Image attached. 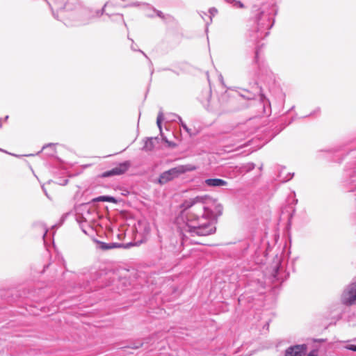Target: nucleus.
<instances>
[{
    "instance_id": "obj_1",
    "label": "nucleus",
    "mask_w": 356,
    "mask_h": 356,
    "mask_svg": "<svg viewBox=\"0 0 356 356\" xmlns=\"http://www.w3.org/2000/svg\"><path fill=\"white\" fill-rule=\"evenodd\" d=\"M213 200L208 196H197L184 201L181 211L176 219L182 235V244H199L191 238L195 236H205L213 234L216 227L212 222L214 216L211 207Z\"/></svg>"
},
{
    "instance_id": "obj_32",
    "label": "nucleus",
    "mask_w": 356,
    "mask_h": 356,
    "mask_svg": "<svg viewBox=\"0 0 356 356\" xmlns=\"http://www.w3.org/2000/svg\"><path fill=\"white\" fill-rule=\"evenodd\" d=\"M47 147H52V145H51V144H49V145H48Z\"/></svg>"
},
{
    "instance_id": "obj_31",
    "label": "nucleus",
    "mask_w": 356,
    "mask_h": 356,
    "mask_svg": "<svg viewBox=\"0 0 356 356\" xmlns=\"http://www.w3.org/2000/svg\"><path fill=\"white\" fill-rule=\"evenodd\" d=\"M163 139L166 143H168V140H166L165 138H163Z\"/></svg>"
},
{
    "instance_id": "obj_22",
    "label": "nucleus",
    "mask_w": 356,
    "mask_h": 356,
    "mask_svg": "<svg viewBox=\"0 0 356 356\" xmlns=\"http://www.w3.org/2000/svg\"><path fill=\"white\" fill-rule=\"evenodd\" d=\"M319 112H320V109H319V108H317V109H316V110H315L313 113H312L310 114V115H315V114H316V113H319Z\"/></svg>"
},
{
    "instance_id": "obj_34",
    "label": "nucleus",
    "mask_w": 356,
    "mask_h": 356,
    "mask_svg": "<svg viewBox=\"0 0 356 356\" xmlns=\"http://www.w3.org/2000/svg\"><path fill=\"white\" fill-rule=\"evenodd\" d=\"M354 173H355V174H356V171H355V172H354Z\"/></svg>"
},
{
    "instance_id": "obj_3",
    "label": "nucleus",
    "mask_w": 356,
    "mask_h": 356,
    "mask_svg": "<svg viewBox=\"0 0 356 356\" xmlns=\"http://www.w3.org/2000/svg\"><path fill=\"white\" fill-rule=\"evenodd\" d=\"M196 168L191 164L179 165L175 168H172L167 171L163 172L159 177V182L161 184H165L168 181L177 177L181 174L186 172L195 170Z\"/></svg>"
},
{
    "instance_id": "obj_18",
    "label": "nucleus",
    "mask_w": 356,
    "mask_h": 356,
    "mask_svg": "<svg viewBox=\"0 0 356 356\" xmlns=\"http://www.w3.org/2000/svg\"><path fill=\"white\" fill-rule=\"evenodd\" d=\"M346 348H347L348 350H350L355 351V352H356V345H353V344L348 345V346H346Z\"/></svg>"
},
{
    "instance_id": "obj_17",
    "label": "nucleus",
    "mask_w": 356,
    "mask_h": 356,
    "mask_svg": "<svg viewBox=\"0 0 356 356\" xmlns=\"http://www.w3.org/2000/svg\"><path fill=\"white\" fill-rule=\"evenodd\" d=\"M293 176V174H291V173H289L286 177H284V179H280L281 181H283V182H285V181H289L290 179H292Z\"/></svg>"
},
{
    "instance_id": "obj_6",
    "label": "nucleus",
    "mask_w": 356,
    "mask_h": 356,
    "mask_svg": "<svg viewBox=\"0 0 356 356\" xmlns=\"http://www.w3.org/2000/svg\"><path fill=\"white\" fill-rule=\"evenodd\" d=\"M131 166V163L129 161H126L118 164L115 168L110 170L106 171L103 173L102 177H108L114 175H120L127 172Z\"/></svg>"
},
{
    "instance_id": "obj_9",
    "label": "nucleus",
    "mask_w": 356,
    "mask_h": 356,
    "mask_svg": "<svg viewBox=\"0 0 356 356\" xmlns=\"http://www.w3.org/2000/svg\"><path fill=\"white\" fill-rule=\"evenodd\" d=\"M92 201L94 202H113V203H115L117 202L115 197H113L112 196H106V195L99 196L97 197L92 199Z\"/></svg>"
},
{
    "instance_id": "obj_13",
    "label": "nucleus",
    "mask_w": 356,
    "mask_h": 356,
    "mask_svg": "<svg viewBox=\"0 0 356 356\" xmlns=\"http://www.w3.org/2000/svg\"><path fill=\"white\" fill-rule=\"evenodd\" d=\"M175 116L177 118V119H178V120H179V123L181 124V127H183V129H184V130H186V131H187V133H188V134H189L190 135H191V134H191V129H190L186 126V124L182 121V120H181V117H180V116H179V115H175Z\"/></svg>"
},
{
    "instance_id": "obj_4",
    "label": "nucleus",
    "mask_w": 356,
    "mask_h": 356,
    "mask_svg": "<svg viewBox=\"0 0 356 356\" xmlns=\"http://www.w3.org/2000/svg\"><path fill=\"white\" fill-rule=\"evenodd\" d=\"M96 215L95 210L87 204H81L76 209V220L80 223L81 222L88 223L93 222Z\"/></svg>"
},
{
    "instance_id": "obj_33",
    "label": "nucleus",
    "mask_w": 356,
    "mask_h": 356,
    "mask_svg": "<svg viewBox=\"0 0 356 356\" xmlns=\"http://www.w3.org/2000/svg\"><path fill=\"white\" fill-rule=\"evenodd\" d=\"M83 229V232L86 233V230H85L84 229Z\"/></svg>"
},
{
    "instance_id": "obj_5",
    "label": "nucleus",
    "mask_w": 356,
    "mask_h": 356,
    "mask_svg": "<svg viewBox=\"0 0 356 356\" xmlns=\"http://www.w3.org/2000/svg\"><path fill=\"white\" fill-rule=\"evenodd\" d=\"M341 301L346 305H353L356 301V282L347 286L341 296Z\"/></svg>"
},
{
    "instance_id": "obj_14",
    "label": "nucleus",
    "mask_w": 356,
    "mask_h": 356,
    "mask_svg": "<svg viewBox=\"0 0 356 356\" xmlns=\"http://www.w3.org/2000/svg\"><path fill=\"white\" fill-rule=\"evenodd\" d=\"M232 6L237 8H243L245 7L243 3L238 0H235L234 3L232 4Z\"/></svg>"
},
{
    "instance_id": "obj_25",
    "label": "nucleus",
    "mask_w": 356,
    "mask_h": 356,
    "mask_svg": "<svg viewBox=\"0 0 356 356\" xmlns=\"http://www.w3.org/2000/svg\"><path fill=\"white\" fill-rule=\"evenodd\" d=\"M258 56H259V53H258V51H256V55H255V62L256 63L258 62Z\"/></svg>"
},
{
    "instance_id": "obj_21",
    "label": "nucleus",
    "mask_w": 356,
    "mask_h": 356,
    "mask_svg": "<svg viewBox=\"0 0 356 356\" xmlns=\"http://www.w3.org/2000/svg\"><path fill=\"white\" fill-rule=\"evenodd\" d=\"M131 49H132V50H134V51H138V50L136 49V46H134V44H132V45H131ZM138 51H139L140 53H142V54H143V55H144L147 58H147V55H146V54H145L143 51H141V50H138Z\"/></svg>"
},
{
    "instance_id": "obj_7",
    "label": "nucleus",
    "mask_w": 356,
    "mask_h": 356,
    "mask_svg": "<svg viewBox=\"0 0 356 356\" xmlns=\"http://www.w3.org/2000/svg\"><path fill=\"white\" fill-rule=\"evenodd\" d=\"M306 350L305 344L293 346L286 350L285 356H305Z\"/></svg>"
},
{
    "instance_id": "obj_23",
    "label": "nucleus",
    "mask_w": 356,
    "mask_h": 356,
    "mask_svg": "<svg viewBox=\"0 0 356 356\" xmlns=\"http://www.w3.org/2000/svg\"><path fill=\"white\" fill-rule=\"evenodd\" d=\"M225 1L232 5L234 3L235 0H225Z\"/></svg>"
},
{
    "instance_id": "obj_24",
    "label": "nucleus",
    "mask_w": 356,
    "mask_h": 356,
    "mask_svg": "<svg viewBox=\"0 0 356 356\" xmlns=\"http://www.w3.org/2000/svg\"><path fill=\"white\" fill-rule=\"evenodd\" d=\"M260 99L262 102H264V100L266 99V97L264 94H261L260 95Z\"/></svg>"
},
{
    "instance_id": "obj_8",
    "label": "nucleus",
    "mask_w": 356,
    "mask_h": 356,
    "mask_svg": "<svg viewBox=\"0 0 356 356\" xmlns=\"http://www.w3.org/2000/svg\"><path fill=\"white\" fill-rule=\"evenodd\" d=\"M204 182L207 186L210 187L224 186L227 184L225 180L218 178L207 179Z\"/></svg>"
},
{
    "instance_id": "obj_10",
    "label": "nucleus",
    "mask_w": 356,
    "mask_h": 356,
    "mask_svg": "<svg viewBox=\"0 0 356 356\" xmlns=\"http://www.w3.org/2000/svg\"><path fill=\"white\" fill-rule=\"evenodd\" d=\"M153 138H148L145 140L143 149L146 152H149L154 149V144Z\"/></svg>"
},
{
    "instance_id": "obj_12",
    "label": "nucleus",
    "mask_w": 356,
    "mask_h": 356,
    "mask_svg": "<svg viewBox=\"0 0 356 356\" xmlns=\"http://www.w3.org/2000/svg\"><path fill=\"white\" fill-rule=\"evenodd\" d=\"M163 119V113L161 111H159L157 119H156V124L160 130L161 134L162 133V128H161V122Z\"/></svg>"
},
{
    "instance_id": "obj_16",
    "label": "nucleus",
    "mask_w": 356,
    "mask_h": 356,
    "mask_svg": "<svg viewBox=\"0 0 356 356\" xmlns=\"http://www.w3.org/2000/svg\"><path fill=\"white\" fill-rule=\"evenodd\" d=\"M244 168H245L246 172H249L255 168V165L253 163H248L245 166H244Z\"/></svg>"
},
{
    "instance_id": "obj_20",
    "label": "nucleus",
    "mask_w": 356,
    "mask_h": 356,
    "mask_svg": "<svg viewBox=\"0 0 356 356\" xmlns=\"http://www.w3.org/2000/svg\"><path fill=\"white\" fill-rule=\"evenodd\" d=\"M218 10L215 8H211L209 9V13L211 15H215L217 13Z\"/></svg>"
},
{
    "instance_id": "obj_27",
    "label": "nucleus",
    "mask_w": 356,
    "mask_h": 356,
    "mask_svg": "<svg viewBox=\"0 0 356 356\" xmlns=\"http://www.w3.org/2000/svg\"><path fill=\"white\" fill-rule=\"evenodd\" d=\"M350 183H354V184H355V185H356V180H355V179H353L352 177H351V179L350 180Z\"/></svg>"
},
{
    "instance_id": "obj_19",
    "label": "nucleus",
    "mask_w": 356,
    "mask_h": 356,
    "mask_svg": "<svg viewBox=\"0 0 356 356\" xmlns=\"http://www.w3.org/2000/svg\"><path fill=\"white\" fill-rule=\"evenodd\" d=\"M307 356H318V351L317 350H312L309 353Z\"/></svg>"
},
{
    "instance_id": "obj_15",
    "label": "nucleus",
    "mask_w": 356,
    "mask_h": 356,
    "mask_svg": "<svg viewBox=\"0 0 356 356\" xmlns=\"http://www.w3.org/2000/svg\"><path fill=\"white\" fill-rule=\"evenodd\" d=\"M60 14H61V15H62V16H64V17H72V18H74V17H76V13H69V14H67V13H66V12H65V11H64V10H61V11H60Z\"/></svg>"
},
{
    "instance_id": "obj_26",
    "label": "nucleus",
    "mask_w": 356,
    "mask_h": 356,
    "mask_svg": "<svg viewBox=\"0 0 356 356\" xmlns=\"http://www.w3.org/2000/svg\"><path fill=\"white\" fill-rule=\"evenodd\" d=\"M172 115V118H171V120H175V118H177L175 115H177L176 114H171Z\"/></svg>"
},
{
    "instance_id": "obj_28",
    "label": "nucleus",
    "mask_w": 356,
    "mask_h": 356,
    "mask_svg": "<svg viewBox=\"0 0 356 356\" xmlns=\"http://www.w3.org/2000/svg\"><path fill=\"white\" fill-rule=\"evenodd\" d=\"M157 15H158V16L161 17V12H160V11H157Z\"/></svg>"
},
{
    "instance_id": "obj_11",
    "label": "nucleus",
    "mask_w": 356,
    "mask_h": 356,
    "mask_svg": "<svg viewBox=\"0 0 356 356\" xmlns=\"http://www.w3.org/2000/svg\"><path fill=\"white\" fill-rule=\"evenodd\" d=\"M121 247V244L118 243H101V248L103 250H109L114 248H119Z\"/></svg>"
},
{
    "instance_id": "obj_29",
    "label": "nucleus",
    "mask_w": 356,
    "mask_h": 356,
    "mask_svg": "<svg viewBox=\"0 0 356 356\" xmlns=\"http://www.w3.org/2000/svg\"><path fill=\"white\" fill-rule=\"evenodd\" d=\"M247 98H248V99H253V98H254V97H253V96H248Z\"/></svg>"
},
{
    "instance_id": "obj_30",
    "label": "nucleus",
    "mask_w": 356,
    "mask_h": 356,
    "mask_svg": "<svg viewBox=\"0 0 356 356\" xmlns=\"http://www.w3.org/2000/svg\"><path fill=\"white\" fill-rule=\"evenodd\" d=\"M130 245H131V244H127V245H126L124 247H125V248H127V247H129Z\"/></svg>"
},
{
    "instance_id": "obj_2",
    "label": "nucleus",
    "mask_w": 356,
    "mask_h": 356,
    "mask_svg": "<svg viewBox=\"0 0 356 356\" xmlns=\"http://www.w3.org/2000/svg\"><path fill=\"white\" fill-rule=\"evenodd\" d=\"M252 13L254 14V20L257 23V32L260 33L257 38H264L268 35V30L273 26L274 19L269 12L261 10L259 8L254 6Z\"/></svg>"
}]
</instances>
